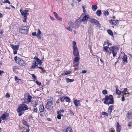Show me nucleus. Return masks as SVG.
<instances>
[{"instance_id": "obj_1", "label": "nucleus", "mask_w": 132, "mask_h": 132, "mask_svg": "<svg viewBox=\"0 0 132 132\" xmlns=\"http://www.w3.org/2000/svg\"><path fill=\"white\" fill-rule=\"evenodd\" d=\"M107 43L108 46H109V45H111V44L108 42L107 43L105 42V43ZM103 51L107 53L108 55L111 54L112 53L113 56L114 57L117 54L118 51V48L117 47L115 46H113L111 47H109L108 46H104Z\"/></svg>"}, {"instance_id": "obj_2", "label": "nucleus", "mask_w": 132, "mask_h": 132, "mask_svg": "<svg viewBox=\"0 0 132 132\" xmlns=\"http://www.w3.org/2000/svg\"><path fill=\"white\" fill-rule=\"evenodd\" d=\"M104 103L105 104L109 105L112 104L114 103L113 97L112 95H110L109 96L105 95Z\"/></svg>"}, {"instance_id": "obj_3", "label": "nucleus", "mask_w": 132, "mask_h": 132, "mask_svg": "<svg viewBox=\"0 0 132 132\" xmlns=\"http://www.w3.org/2000/svg\"><path fill=\"white\" fill-rule=\"evenodd\" d=\"M28 109V106L24 104H22L20 105L17 110V111L20 112L22 111H24Z\"/></svg>"}, {"instance_id": "obj_4", "label": "nucleus", "mask_w": 132, "mask_h": 132, "mask_svg": "<svg viewBox=\"0 0 132 132\" xmlns=\"http://www.w3.org/2000/svg\"><path fill=\"white\" fill-rule=\"evenodd\" d=\"M17 58V56L15 57L14 58V59L17 63L21 66L24 67L26 66V64L24 63V61L22 59L20 58Z\"/></svg>"}, {"instance_id": "obj_5", "label": "nucleus", "mask_w": 132, "mask_h": 132, "mask_svg": "<svg viewBox=\"0 0 132 132\" xmlns=\"http://www.w3.org/2000/svg\"><path fill=\"white\" fill-rule=\"evenodd\" d=\"M20 32L22 34H26L27 32V28L26 26H22L19 28Z\"/></svg>"}, {"instance_id": "obj_6", "label": "nucleus", "mask_w": 132, "mask_h": 132, "mask_svg": "<svg viewBox=\"0 0 132 132\" xmlns=\"http://www.w3.org/2000/svg\"><path fill=\"white\" fill-rule=\"evenodd\" d=\"M68 26L67 27L66 29L70 32L72 31V29L75 28L73 23L71 21H70L68 23Z\"/></svg>"}, {"instance_id": "obj_7", "label": "nucleus", "mask_w": 132, "mask_h": 132, "mask_svg": "<svg viewBox=\"0 0 132 132\" xmlns=\"http://www.w3.org/2000/svg\"><path fill=\"white\" fill-rule=\"evenodd\" d=\"M53 104L52 101H48L46 105V108L49 110H52L53 108Z\"/></svg>"}, {"instance_id": "obj_8", "label": "nucleus", "mask_w": 132, "mask_h": 132, "mask_svg": "<svg viewBox=\"0 0 132 132\" xmlns=\"http://www.w3.org/2000/svg\"><path fill=\"white\" fill-rule=\"evenodd\" d=\"M29 11L28 10H23V9L22 8L20 9V12L21 13V15L23 16H28L29 14L28 13Z\"/></svg>"}, {"instance_id": "obj_9", "label": "nucleus", "mask_w": 132, "mask_h": 132, "mask_svg": "<svg viewBox=\"0 0 132 132\" xmlns=\"http://www.w3.org/2000/svg\"><path fill=\"white\" fill-rule=\"evenodd\" d=\"M90 22L91 23H94V24L96 25V26L97 27H99L101 26L99 21L93 18L92 19L90 20Z\"/></svg>"}, {"instance_id": "obj_10", "label": "nucleus", "mask_w": 132, "mask_h": 132, "mask_svg": "<svg viewBox=\"0 0 132 132\" xmlns=\"http://www.w3.org/2000/svg\"><path fill=\"white\" fill-rule=\"evenodd\" d=\"M73 53L74 56L75 57L79 56V53L78 52V49L76 48L73 49Z\"/></svg>"}, {"instance_id": "obj_11", "label": "nucleus", "mask_w": 132, "mask_h": 132, "mask_svg": "<svg viewBox=\"0 0 132 132\" xmlns=\"http://www.w3.org/2000/svg\"><path fill=\"white\" fill-rule=\"evenodd\" d=\"M81 22V21L80 20V19H78L76 21L75 24L77 28H78L79 27Z\"/></svg>"}, {"instance_id": "obj_12", "label": "nucleus", "mask_w": 132, "mask_h": 132, "mask_svg": "<svg viewBox=\"0 0 132 132\" xmlns=\"http://www.w3.org/2000/svg\"><path fill=\"white\" fill-rule=\"evenodd\" d=\"M9 116V114L7 113H5L2 114L1 116V118L3 120H6V118L8 117Z\"/></svg>"}, {"instance_id": "obj_13", "label": "nucleus", "mask_w": 132, "mask_h": 132, "mask_svg": "<svg viewBox=\"0 0 132 132\" xmlns=\"http://www.w3.org/2000/svg\"><path fill=\"white\" fill-rule=\"evenodd\" d=\"M118 21V20H109L110 23L114 25H116Z\"/></svg>"}, {"instance_id": "obj_14", "label": "nucleus", "mask_w": 132, "mask_h": 132, "mask_svg": "<svg viewBox=\"0 0 132 132\" xmlns=\"http://www.w3.org/2000/svg\"><path fill=\"white\" fill-rule=\"evenodd\" d=\"M80 100H75L73 101L74 104L77 106H80Z\"/></svg>"}, {"instance_id": "obj_15", "label": "nucleus", "mask_w": 132, "mask_h": 132, "mask_svg": "<svg viewBox=\"0 0 132 132\" xmlns=\"http://www.w3.org/2000/svg\"><path fill=\"white\" fill-rule=\"evenodd\" d=\"M113 109L114 108L113 105H111L109 107L108 110V113H109L110 115L112 110H113Z\"/></svg>"}, {"instance_id": "obj_16", "label": "nucleus", "mask_w": 132, "mask_h": 132, "mask_svg": "<svg viewBox=\"0 0 132 132\" xmlns=\"http://www.w3.org/2000/svg\"><path fill=\"white\" fill-rule=\"evenodd\" d=\"M41 32L39 29L38 30L37 34L36 37L38 39H41V37L40 35L41 34Z\"/></svg>"}, {"instance_id": "obj_17", "label": "nucleus", "mask_w": 132, "mask_h": 132, "mask_svg": "<svg viewBox=\"0 0 132 132\" xmlns=\"http://www.w3.org/2000/svg\"><path fill=\"white\" fill-rule=\"evenodd\" d=\"M11 46L12 47L13 49L14 50H18L19 48V46L15 45L14 46L12 45H11Z\"/></svg>"}, {"instance_id": "obj_18", "label": "nucleus", "mask_w": 132, "mask_h": 132, "mask_svg": "<svg viewBox=\"0 0 132 132\" xmlns=\"http://www.w3.org/2000/svg\"><path fill=\"white\" fill-rule=\"evenodd\" d=\"M37 65L36 61H32V64L31 67V69L35 68V67Z\"/></svg>"}, {"instance_id": "obj_19", "label": "nucleus", "mask_w": 132, "mask_h": 132, "mask_svg": "<svg viewBox=\"0 0 132 132\" xmlns=\"http://www.w3.org/2000/svg\"><path fill=\"white\" fill-rule=\"evenodd\" d=\"M121 129V126L119 124V122H117V132H120Z\"/></svg>"}, {"instance_id": "obj_20", "label": "nucleus", "mask_w": 132, "mask_h": 132, "mask_svg": "<svg viewBox=\"0 0 132 132\" xmlns=\"http://www.w3.org/2000/svg\"><path fill=\"white\" fill-rule=\"evenodd\" d=\"M88 15H85V16H84L82 19L81 20V22L82 21H86L87 20H88Z\"/></svg>"}, {"instance_id": "obj_21", "label": "nucleus", "mask_w": 132, "mask_h": 132, "mask_svg": "<svg viewBox=\"0 0 132 132\" xmlns=\"http://www.w3.org/2000/svg\"><path fill=\"white\" fill-rule=\"evenodd\" d=\"M39 111L41 112H44V107L43 105H40L39 107Z\"/></svg>"}, {"instance_id": "obj_22", "label": "nucleus", "mask_w": 132, "mask_h": 132, "mask_svg": "<svg viewBox=\"0 0 132 132\" xmlns=\"http://www.w3.org/2000/svg\"><path fill=\"white\" fill-rule=\"evenodd\" d=\"M72 48L73 49L78 48L77 46L76 42L75 41L72 42Z\"/></svg>"}, {"instance_id": "obj_23", "label": "nucleus", "mask_w": 132, "mask_h": 132, "mask_svg": "<svg viewBox=\"0 0 132 132\" xmlns=\"http://www.w3.org/2000/svg\"><path fill=\"white\" fill-rule=\"evenodd\" d=\"M124 55L122 58V59L124 62H127V56L124 53Z\"/></svg>"}, {"instance_id": "obj_24", "label": "nucleus", "mask_w": 132, "mask_h": 132, "mask_svg": "<svg viewBox=\"0 0 132 132\" xmlns=\"http://www.w3.org/2000/svg\"><path fill=\"white\" fill-rule=\"evenodd\" d=\"M36 60L38 63L39 65H41L42 62H41V61L38 58H37L36 59Z\"/></svg>"}, {"instance_id": "obj_25", "label": "nucleus", "mask_w": 132, "mask_h": 132, "mask_svg": "<svg viewBox=\"0 0 132 132\" xmlns=\"http://www.w3.org/2000/svg\"><path fill=\"white\" fill-rule=\"evenodd\" d=\"M80 58L78 56L76 57H75L73 60V61L77 62H79V60Z\"/></svg>"}, {"instance_id": "obj_26", "label": "nucleus", "mask_w": 132, "mask_h": 132, "mask_svg": "<svg viewBox=\"0 0 132 132\" xmlns=\"http://www.w3.org/2000/svg\"><path fill=\"white\" fill-rule=\"evenodd\" d=\"M38 103L36 101H34L32 103V105L34 107H36Z\"/></svg>"}, {"instance_id": "obj_27", "label": "nucleus", "mask_w": 132, "mask_h": 132, "mask_svg": "<svg viewBox=\"0 0 132 132\" xmlns=\"http://www.w3.org/2000/svg\"><path fill=\"white\" fill-rule=\"evenodd\" d=\"M66 80L67 82H72L74 81V80L73 79H70L68 78H66Z\"/></svg>"}, {"instance_id": "obj_28", "label": "nucleus", "mask_w": 132, "mask_h": 132, "mask_svg": "<svg viewBox=\"0 0 132 132\" xmlns=\"http://www.w3.org/2000/svg\"><path fill=\"white\" fill-rule=\"evenodd\" d=\"M92 8L93 10L94 11H96L97 9V6L95 5H92Z\"/></svg>"}, {"instance_id": "obj_29", "label": "nucleus", "mask_w": 132, "mask_h": 132, "mask_svg": "<svg viewBox=\"0 0 132 132\" xmlns=\"http://www.w3.org/2000/svg\"><path fill=\"white\" fill-rule=\"evenodd\" d=\"M96 13L97 15L98 16H100L101 15L102 12L100 10H99L97 11Z\"/></svg>"}, {"instance_id": "obj_30", "label": "nucleus", "mask_w": 132, "mask_h": 132, "mask_svg": "<svg viewBox=\"0 0 132 132\" xmlns=\"http://www.w3.org/2000/svg\"><path fill=\"white\" fill-rule=\"evenodd\" d=\"M127 92V89L126 88L124 89V90L121 92V93L122 94H124L125 95H126V92Z\"/></svg>"}, {"instance_id": "obj_31", "label": "nucleus", "mask_w": 132, "mask_h": 132, "mask_svg": "<svg viewBox=\"0 0 132 132\" xmlns=\"http://www.w3.org/2000/svg\"><path fill=\"white\" fill-rule=\"evenodd\" d=\"M65 132H72V131L71 128L69 127L67 129Z\"/></svg>"}, {"instance_id": "obj_32", "label": "nucleus", "mask_w": 132, "mask_h": 132, "mask_svg": "<svg viewBox=\"0 0 132 132\" xmlns=\"http://www.w3.org/2000/svg\"><path fill=\"white\" fill-rule=\"evenodd\" d=\"M64 111L63 110H60L57 111V114H60V115H63L61 113H64Z\"/></svg>"}, {"instance_id": "obj_33", "label": "nucleus", "mask_w": 132, "mask_h": 132, "mask_svg": "<svg viewBox=\"0 0 132 132\" xmlns=\"http://www.w3.org/2000/svg\"><path fill=\"white\" fill-rule=\"evenodd\" d=\"M22 123H23V124L26 126L28 127H29V126L28 125L27 122L26 121H25L24 120H23L22 121Z\"/></svg>"}, {"instance_id": "obj_34", "label": "nucleus", "mask_w": 132, "mask_h": 132, "mask_svg": "<svg viewBox=\"0 0 132 132\" xmlns=\"http://www.w3.org/2000/svg\"><path fill=\"white\" fill-rule=\"evenodd\" d=\"M79 64V62H73V67H75L77 65H78Z\"/></svg>"}, {"instance_id": "obj_35", "label": "nucleus", "mask_w": 132, "mask_h": 132, "mask_svg": "<svg viewBox=\"0 0 132 132\" xmlns=\"http://www.w3.org/2000/svg\"><path fill=\"white\" fill-rule=\"evenodd\" d=\"M116 92L117 94L120 95L121 94V92L118 89L117 87L116 90Z\"/></svg>"}, {"instance_id": "obj_36", "label": "nucleus", "mask_w": 132, "mask_h": 132, "mask_svg": "<svg viewBox=\"0 0 132 132\" xmlns=\"http://www.w3.org/2000/svg\"><path fill=\"white\" fill-rule=\"evenodd\" d=\"M107 32L111 36H112L113 35V34L112 32L110 30H108L107 31Z\"/></svg>"}, {"instance_id": "obj_37", "label": "nucleus", "mask_w": 132, "mask_h": 132, "mask_svg": "<svg viewBox=\"0 0 132 132\" xmlns=\"http://www.w3.org/2000/svg\"><path fill=\"white\" fill-rule=\"evenodd\" d=\"M32 98V97L30 95H29L27 98V101L28 102H30L31 101V99Z\"/></svg>"}, {"instance_id": "obj_38", "label": "nucleus", "mask_w": 132, "mask_h": 132, "mask_svg": "<svg viewBox=\"0 0 132 132\" xmlns=\"http://www.w3.org/2000/svg\"><path fill=\"white\" fill-rule=\"evenodd\" d=\"M65 100L66 102H70V99L68 97H65Z\"/></svg>"}, {"instance_id": "obj_39", "label": "nucleus", "mask_w": 132, "mask_h": 132, "mask_svg": "<svg viewBox=\"0 0 132 132\" xmlns=\"http://www.w3.org/2000/svg\"><path fill=\"white\" fill-rule=\"evenodd\" d=\"M23 21L24 23L26 22H27V16H23Z\"/></svg>"}, {"instance_id": "obj_40", "label": "nucleus", "mask_w": 132, "mask_h": 132, "mask_svg": "<svg viewBox=\"0 0 132 132\" xmlns=\"http://www.w3.org/2000/svg\"><path fill=\"white\" fill-rule=\"evenodd\" d=\"M102 114L104 115V116H106L107 117H108V113H106V112H102Z\"/></svg>"}, {"instance_id": "obj_41", "label": "nucleus", "mask_w": 132, "mask_h": 132, "mask_svg": "<svg viewBox=\"0 0 132 132\" xmlns=\"http://www.w3.org/2000/svg\"><path fill=\"white\" fill-rule=\"evenodd\" d=\"M103 13L106 16L109 14V12L107 11H104L103 12Z\"/></svg>"}, {"instance_id": "obj_42", "label": "nucleus", "mask_w": 132, "mask_h": 132, "mask_svg": "<svg viewBox=\"0 0 132 132\" xmlns=\"http://www.w3.org/2000/svg\"><path fill=\"white\" fill-rule=\"evenodd\" d=\"M37 109L36 107H34L32 110L33 112L36 113L37 112Z\"/></svg>"}, {"instance_id": "obj_43", "label": "nucleus", "mask_w": 132, "mask_h": 132, "mask_svg": "<svg viewBox=\"0 0 132 132\" xmlns=\"http://www.w3.org/2000/svg\"><path fill=\"white\" fill-rule=\"evenodd\" d=\"M93 30L92 28H90L88 29V33L90 34H91Z\"/></svg>"}, {"instance_id": "obj_44", "label": "nucleus", "mask_w": 132, "mask_h": 132, "mask_svg": "<svg viewBox=\"0 0 132 132\" xmlns=\"http://www.w3.org/2000/svg\"><path fill=\"white\" fill-rule=\"evenodd\" d=\"M127 118L129 119H130L132 118V116L129 113L127 114Z\"/></svg>"}, {"instance_id": "obj_45", "label": "nucleus", "mask_w": 132, "mask_h": 132, "mask_svg": "<svg viewBox=\"0 0 132 132\" xmlns=\"http://www.w3.org/2000/svg\"><path fill=\"white\" fill-rule=\"evenodd\" d=\"M102 93L104 95H106L107 93V91L106 90H104L102 91Z\"/></svg>"}, {"instance_id": "obj_46", "label": "nucleus", "mask_w": 132, "mask_h": 132, "mask_svg": "<svg viewBox=\"0 0 132 132\" xmlns=\"http://www.w3.org/2000/svg\"><path fill=\"white\" fill-rule=\"evenodd\" d=\"M63 116V115H60L58 114L57 116V118L58 119H61V116Z\"/></svg>"}, {"instance_id": "obj_47", "label": "nucleus", "mask_w": 132, "mask_h": 132, "mask_svg": "<svg viewBox=\"0 0 132 132\" xmlns=\"http://www.w3.org/2000/svg\"><path fill=\"white\" fill-rule=\"evenodd\" d=\"M71 71H66L64 74V75H67L68 74H70L71 73Z\"/></svg>"}, {"instance_id": "obj_48", "label": "nucleus", "mask_w": 132, "mask_h": 132, "mask_svg": "<svg viewBox=\"0 0 132 132\" xmlns=\"http://www.w3.org/2000/svg\"><path fill=\"white\" fill-rule=\"evenodd\" d=\"M18 68L16 66H14L13 68V70L14 71H15L16 70L18 69Z\"/></svg>"}, {"instance_id": "obj_49", "label": "nucleus", "mask_w": 132, "mask_h": 132, "mask_svg": "<svg viewBox=\"0 0 132 132\" xmlns=\"http://www.w3.org/2000/svg\"><path fill=\"white\" fill-rule=\"evenodd\" d=\"M55 17L56 18H57L58 16V15L57 13L55 12H54L53 13Z\"/></svg>"}, {"instance_id": "obj_50", "label": "nucleus", "mask_w": 132, "mask_h": 132, "mask_svg": "<svg viewBox=\"0 0 132 132\" xmlns=\"http://www.w3.org/2000/svg\"><path fill=\"white\" fill-rule=\"evenodd\" d=\"M65 97H63L61 98V100L62 102H63L65 100Z\"/></svg>"}, {"instance_id": "obj_51", "label": "nucleus", "mask_w": 132, "mask_h": 132, "mask_svg": "<svg viewBox=\"0 0 132 132\" xmlns=\"http://www.w3.org/2000/svg\"><path fill=\"white\" fill-rule=\"evenodd\" d=\"M36 84L39 86L41 84V83L40 82H39L37 81H36Z\"/></svg>"}, {"instance_id": "obj_52", "label": "nucleus", "mask_w": 132, "mask_h": 132, "mask_svg": "<svg viewBox=\"0 0 132 132\" xmlns=\"http://www.w3.org/2000/svg\"><path fill=\"white\" fill-rule=\"evenodd\" d=\"M10 94L8 93H7L6 95V97L7 98H9L10 97Z\"/></svg>"}, {"instance_id": "obj_53", "label": "nucleus", "mask_w": 132, "mask_h": 132, "mask_svg": "<svg viewBox=\"0 0 132 132\" xmlns=\"http://www.w3.org/2000/svg\"><path fill=\"white\" fill-rule=\"evenodd\" d=\"M32 34L33 36H36L37 34H36V32H35L32 33Z\"/></svg>"}, {"instance_id": "obj_54", "label": "nucleus", "mask_w": 132, "mask_h": 132, "mask_svg": "<svg viewBox=\"0 0 132 132\" xmlns=\"http://www.w3.org/2000/svg\"><path fill=\"white\" fill-rule=\"evenodd\" d=\"M82 8L83 10V12L84 13H85L86 12V11L85 10V7H84V6H82Z\"/></svg>"}, {"instance_id": "obj_55", "label": "nucleus", "mask_w": 132, "mask_h": 132, "mask_svg": "<svg viewBox=\"0 0 132 132\" xmlns=\"http://www.w3.org/2000/svg\"><path fill=\"white\" fill-rule=\"evenodd\" d=\"M57 20H59L60 21H61L62 20V19L61 18H60L58 16V17L56 18Z\"/></svg>"}, {"instance_id": "obj_56", "label": "nucleus", "mask_w": 132, "mask_h": 132, "mask_svg": "<svg viewBox=\"0 0 132 132\" xmlns=\"http://www.w3.org/2000/svg\"><path fill=\"white\" fill-rule=\"evenodd\" d=\"M4 72L0 70V75L2 76V73H4Z\"/></svg>"}, {"instance_id": "obj_57", "label": "nucleus", "mask_w": 132, "mask_h": 132, "mask_svg": "<svg viewBox=\"0 0 132 132\" xmlns=\"http://www.w3.org/2000/svg\"><path fill=\"white\" fill-rule=\"evenodd\" d=\"M15 79L16 81H17L18 80H20V79H18V78L16 76L15 77Z\"/></svg>"}, {"instance_id": "obj_58", "label": "nucleus", "mask_w": 132, "mask_h": 132, "mask_svg": "<svg viewBox=\"0 0 132 132\" xmlns=\"http://www.w3.org/2000/svg\"><path fill=\"white\" fill-rule=\"evenodd\" d=\"M132 124V123L130 122L128 124V126L129 127H130L131 126Z\"/></svg>"}, {"instance_id": "obj_59", "label": "nucleus", "mask_w": 132, "mask_h": 132, "mask_svg": "<svg viewBox=\"0 0 132 132\" xmlns=\"http://www.w3.org/2000/svg\"><path fill=\"white\" fill-rule=\"evenodd\" d=\"M32 75L33 78L35 79H36V76L34 74H32Z\"/></svg>"}, {"instance_id": "obj_60", "label": "nucleus", "mask_w": 132, "mask_h": 132, "mask_svg": "<svg viewBox=\"0 0 132 132\" xmlns=\"http://www.w3.org/2000/svg\"><path fill=\"white\" fill-rule=\"evenodd\" d=\"M70 114L71 115H74V113L72 111H70Z\"/></svg>"}, {"instance_id": "obj_61", "label": "nucleus", "mask_w": 132, "mask_h": 132, "mask_svg": "<svg viewBox=\"0 0 132 132\" xmlns=\"http://www.w3.org/2000/svg\"><path fill=\"white\" fill-rule=\"evenodd\" d=\"M121 100H122L123 101H124V100H125L124 97H122Z\"/></svg>"}, {"instance_id": "obj_62", "label": "nucleus", "mask_w": 132, "mask_h": 132, "mask_svg": "<svg viewBox=\"0 0 132 132\" xmlns=\"http://www.w3.org/2000/svg\"><path fill=\"white\" fill-rule=\"evenodd\" d=\"M29 127H28L27 129L26 130V132H29Z\"/></svg>"}, {"instance_id": "obj_63", "label": "nucleus", "mask_w": 132, "mask_h": 132, "mask_svg": "<svg viewBox=\"0 0 132 132\" xmlns=\"http://www.w3.org/2000/svg\"><path fill=\"white\" fill-rule=\"evenodd\" d=\"M86 72H87V71L86 70H83L82 71V73H86Z\"/></svg>"}, {"instance_id": "obj_64", "label": "nucleus", "mask_w": 132, "mask_h": 132, "mask_svg": "<svg viewBox=\"0 0 132 132\" xmlns=\"http://www.w3.org/2000/svg\"><path fill=\"white\" fill-rule=\"evenodd\" d=\"M14 54H15L17 53V50H14Z\"/></svg>"}]
</instances>
